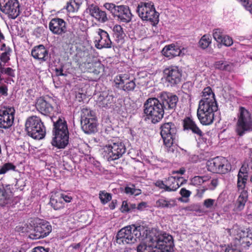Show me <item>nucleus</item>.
I'll use <instances>...</instances> for the list:
<instances>
[{
    "label": "nucleus",
    "instance_id": "nucleus-33",
    "mask_svg": "<svg viewBox=\"0 0 252 252\" xmlns=\"http://www.w3.org/2000/svg\"><path fill=\"white\" fill-rule=\"evenodd\" d=\"M113 32V36L117 42L122 41L126 36V34L124 31L123 28L119 25H116L114 26Z\"/></svg>",
    "mask_w": 252,
    "mask_h": 252
},
{
    "label": "nucleus",
    "instance_id": "nucleus-36",
    "mask_svg": "<svg viewBox=\"0 0 252 252\" xmlns=\"http://www.w3.org/2000/svg\"><path fill=\"white\" fill-rule=\"evenodd\" d=\"M214 66L215 69L220 70L230 71L231 65L225 61H219L215 62Z\"/></svg>",
    "mask_w": 252,
    "mask_h": 252
},
{
    "label": "nucleus",
    "instance_id": "nucleus-32",
    "mask_svg": "<svg viewBox=\"0 0 252 252\" xmlns=\"http://www.w3.org/2000/svg\"><path fill=\"white\" fill-rule=\"evenodd\" d=\"M176 204L175 200L173 199L167 200L164 198H159L156 202V206L160 208H171Z\"/></svg>",
    "mask_w": 252,
    "mask_h": 252
},
{
    "label": "nucleus",
    "instance_id": "nucleus-1",
    "mask_svg": "<svg viewBox=\"0 0 252 252\" xmlns=\"http://www.w3.org/2000/svg\"><path fill=\"white\" fill-rule=\"evenodd\" d=\"M202 98L199 101L197 116L203 125H211L214 120V113L218 109L215 94L210 87L205 88L202 91Z\"/></svg>",
    "mask_w": 252,
    "mask_h": 252
},
{
    "label": "nucleus",
    "instance_id": "nucleus-40",
    "mask_svg": "<svg viewBox=\"0 0 252 252\" xmlns=\"http://www.w3.org/2000/svg\"><path fill=\"white\" fill-rule=\"evenodd\" d=\"M16 168V167L12 163H5L0 167V175L4 174L10 170L15 171Z\"/></svg>",
    "mask_w": 252,
    "mask_h": 252
},
{
    "label": "nucleus",
    "instance_id": "nucleus-8",
    "mask_svg": "<svg viewBox=\"0 0 252 252\" xmlns=\"http://www.w3.org/2000/svg\"><path fill=\"white\" fill-rule=\"evenodd\" d=\"M136 11L143 21H149L154 26L158 24L159 13L156 11L153 2H140L138 4Z\"/></svg>",
    "mask_w": 252,
    "mask_h": 252
},
{
    "label": "nucleus",
    "instance_id": "nucleus-5",
    "mask_svg": "<svg viewBox=\"0 0 252 252\" xmlns=\"http://www.w3.org/2000/svg\"><path fill=\"white\" fill-rule=\"evenodd\" d=\"M144 113L153 124L159 122L165 112L158 99L156 97L148 98L144 103Z\"/></svg>",
    "mask_w": 252,
    "mask_h": 252
},
{
    "label": "nucleus",
    "instance_id": "nucleus-29",
    "mask_svg": "<svg viewBox=\"0 0 252 252\" xmlns=\"http://www.w3.org/2000/svg\"><path fill=\"white\" fill-rule=\"evenodd\" d=\"M239 195L236 201V208L238 211H241L245 208V205L248 200V190L237 191Z\"/></svg>",
    "mask_w": 252,
    "mask_h": 252
},
{
    "label": "nucleus",
    "instance_id": "nucleus-61",
    "mask_svg": "<svg viewBox=\"0 0 252 252\" xmlns=\"http://www.w3.org/2000/svg\"><path fill=\"white\" fill-rule=\"evenodd\" d=\"M225 252H241L239 250L228 247L226 248Z\"/></svg>",
    "mask_w": 252,
    "mask_h": 252
},
{
    "label": "nucleus",
    "instance_id": "nucleus-9",
    "mask_svg": "<svg viewBox=\"0 0 252 252\" xmlns=\"http://www.w3.org/2000/svg\"><path fill=\"white\" fill-rule=\"evenodd\" d=\"M238 134L242 136L245 131H252V116L245 107H240L237 122Z\"/></svg>",
    "mask_w": 252,
    "mask_h": 252
},
{
    "label": "nucleus",
    "instance_id": "nucleus-48",
    "mask_svg": "<svg viewBox=\"0 0 252 252\" xmlns=\"http://www.w3.org/2000/svg\"><path fill=\"white\" fill-rule=\"evenodd\" d=\"M191 183L192 185L196 186H200L203 183L201 176H196L191 179Z\"/></svg>",
    "mask_w": 252,
    "mask_h": 252
},
{
    "label": "nucleus",
    "instance_id": "nucleus-49",
    "mask_svg": "<svg viewBox=\"0 0 252 252\" xmlns=\"http://www.w3.org/2000/svg\"><path fill=\"white\" fill-rule=\"evenodd\" d=\"M215 202V199L211 198L206 199L203 202V206L206 208H211L213 207Z\"/></svg>",
    "mask_w": 252,
    "mask_h": 252
},
{
    "label": "nucleus",
    "instance_id": "nucleus-20",
    "mask_svg": "<svg viewBox=\"0 0 252 252\" xmlns=\"http://www.w3.org/2000/svg\"><path fill=\"white\" fill-rule=\"evenodd\" d=\"M96 33L98 36L96 37L94 41L95 47L97 49L111 48L112 42L108 32L101 29H98Z\"/></svg>",
    "mask_w": 252,
    "mask_h": 252
},
{
    "label": "nucleus",
    "instance_id": "nucleus-15",
    "mask_svg": "<svg viewBox=\"0 0 252 252\" xmlns=\"http://www.w3.org/2000/svg\"><path fill=\"white\" fill-rule=\"evenodd\" d=\"M114 82L115 86L126 92L134 91L136 87L134 79H131L127 74H120L115 76Z\"/></svg>",
    "mask_w": 252,
    "mask_h": 252
},
{
    "label": "nucleus",
    "instance_id": "nucleus-28",
    "mask_svg": "<svg viewBox=\"0 0 252 252\" xmlns=\"http://www.w3.org/2000/svg\"><path fill=\"white\" fill-rule=\"evenodd\" d=\"M114 102V96L112 95L102 93L97 100L98 105L102 108H107Z\"/></svg>",
    "mask_w": 252,
    "mask_h": 252
},
{
    "label": "nucleus",
    "instance_id": "nucleus-3",
    "mask_svg": "<svg viewBox=\"0 0 252 252\" xmlns=\"http://www.w3.org/2000/svg\"><path fill=\"white\" fill-rule=\"evenodd\" d=\"M53 146L59 149L64 148L68 143L69 131L64 117H59L56 121H53Z\"/></svg>",
    "mask_w": 252,
    "mask_h": 252
},
{
    "label": "nucleus",
    "instance_id": "nucleus-12",
    "mask_svg": "<svg viewBox=\"0 0 252 252\" xmlns=\"http://www.w3.org/2000/svg\"><path fill=\"white\" fill-rule=\"evenodd\" d=\"M33 230L31 232L29 237L32 239H39L47 236L52 231V226L47 221L36 219Z\"/></svg>",
    "mask_w": 252,
    "mask_h": 252
},
{
    "label": "nucleus",
    "instance_id": "nucleus-14",
    "mask_svg": "<svg viewBox=\"0 0 252 252\" xmlns=\"http://www.w3.org/2000/svg\"><path fill=\"white\" fill-rule=\"evenodd\" d=\"M158 98L164 111L167 113L175 109L179 100L178 97L176 94L167 92H161Z\"/></svg>",
    "mask_w": 252,
    "mask_h": 252
},
{
    "label": "nucleus",
    "instance_id": "nucleus-45",
    "mask_svg": "<svg viewBox=\"0 0 252 252\" xmlns=\"http://www.w3.org/2000/svg\"><path fill=\"white\" fill-rule=\"evenodd\" d=\"M133 188H131L129 187H126L125 189V192L126 194H129L130 195H138L140 193V190L135 189V186L134 185H132Z\"/></svg>",
    "mask_w": 252,
    "mask_h": 252
},
{
    "label": "nucleus",
    "instance_id": "nucleus-35",
    "mask_svg": "<svg viewBox=\"0 0 252 252\" xmlns=\"http://www.w3.org/2000/svg\"><path fill=\"white\" fill-rule=\"evenodd\" d=\"M248 179V175L238 174L237 181V191L248 190L246 189Z\"/></svg>",
    "mask_w": 252,
    "mask_h": 252
},
{
    "label": "nucleus",
    "instance_id": "nucleus-60",
    "mask_svg": "<svg viewBox=\"0 0 252 252\" xmlns=\"http://www.w3.org/2000/svg\"><path fill=\"white\" fill-rule=\"evenodd\" d=\"M117 200L116 199H114L112 201V202L109 204V208L111 210H114L117 205Z\"/></svg>",
    "mask_w": 252,
    "mask_h": 252
},
{
    "label": "nucleus",
    "instance_id": "nucleus-7",
    "mask_svg": "<svg viewBox=\"0 0 252 252\" xmlns=\"http://www.w3.org/2000/svg\"><path fill=\"white\" fill-rule=\"evenodd\" d=\"M103 149L104 156L109 161L118 159L126 152L124 143L117 138L109 140Z\"/></svg>",
    "mask_w": 252,
    "mask_h": 252
},
{
    "label": "nucleus",
    "instance_id": "nucleus-37",
    "mask_svg": "<svg viewBox=\"0 0 252 252\" xmlns=\"http://www.w3.org/2000/svg\"><path fill=\"white\" fill-rule=\"evenodd\" d=\"M212 42V37L209 34H204L199 41V46L203 49H206Z\"/></svg>",
    "mask_w": 252,
    "mask_h": 252
},
{
    "label": "nucleus",
    "instance_id": "nucleus-30",
    "mask_svg": "<svg viewBox=\"0 0 252 252\" xmlns=\"http://www.w3.org/2000/svg\"><path fill=\"white\" fill-rule=\"evenodd\" d=\"M50 204L54 210H60L64 207V203L63 202L60 193H55L50 198Z\"/></svg>",
    "mask_w": 252,
    "mask_h": 252
},
{
    "label": "nucleus",
    "instance_id": "nucleus-13",
    "mask_svg": "<svg viewBox=\"0 0 252 252\" xmlns=\"http://www.w3.org/2000/svg\"><path fill=\"white\" fill-rule=\"evenodd\" d=\"M163 76L167 86L174 87L181 82L182 71L177 66H170L164 69Z\"/></svg>",
    "mask_w": 252,
    "mask_h": 252
},
{
    "label": "nucleus",
    "instance_id": "nucleus-54",
    "mask_svg": "<svg viewBox=\"0 0 252 252\" xmlns=\"http://www.w3.org/2000/svg\"><path fill=\"white\" fill-rule=\"evenodd\" d=\"M207 190V189L205 188L204 187H202L201 188L197 189L196 196H197L198 197L202 198L204 192Z\"/></svg>",
    "mask_w": 252,
    "mask_h": 252
},
{
    "label": "nucleus",
    "instance_id": "nucleus-26",
    "mask_svg": "<svg viewBox=\"0 0 252 252\" xmlns=\"http://www.w3.org/2000/svg\"><path fill=\"white\" fill-rule=\"evenodd\" d=\"M82 128L86 133L90 134L94 133L97 130V119L91 118L81 121Z\"/></svg>",
    "mask_w": 252,
    "mask_h": 252
},
{
    "label": "nucleus",
    "instance_id": "nucleus-38",
    "mask_svg": "<svg viewBox=\"0 0 252 252\" xmlns=\"http://www.w3.org/2000/svg\"><path fill=\"white\" fill-rule=\"evenodd\" d=\"M86 118L87 120H90L91 118L96 119V117L95 116L94 112L93 111L87 108H83L82 110L81 122L84 121Z\"/></svg>",
    "mask_w": 252,
    "mask_h": 252
},
{
    "label": "nucleus",
    "instance_id": "nucleus-2",
    "mask_svg": "<svg viewBox=\"0 0 252 252\" xmlns=\"http://www.w3.org/2000/svg\"><path fill=\"white\" fill-rule=\"evenodd\" d=\"M147 228L143 225H129L118 231L115 242L120 246L133 244L137 240H144L147 237Z\"/></svg>",
    "mask_w": 252,
    "mask_h": 252
},
{
    "label": "nucleus",
    "instance_id": "nucleus-21",
    "mask_svg": "<svg viewBox=\"0 0 252 252\" xmlns=\"http://www.w3.org/2000/svg\"><path fill=\"white\" fill-rule=\"evenodd\" d=\"M49 28L54 34L61 35L66 31V22L63 19L54 18L49 22Z\"/></svg>",
    "mask_w": 252,
    "mask_h": 252
},
{
    "label": "nucleus",
    "instance_id": "nucleus-42",
    "mask_svg": "<svg viewBox=\"0 0 252 252\" xmlns=\"http://www.w3.org/2000/svg\"><path fill=\"white\" fill-rule=\"evenodd\" d=\"M11 52V49L9 47H7L5 51L2 53L0 56V61L5 63H8L10 59V56Z\"/></svg>",
    "mask_w": 252,
    "mask_h": 252
},
{
    "label": "nucleus",
    "instance_id": "nucleus-17",
    "mask_svg": "<svg viewBox=\"0 0 252 252\" xmlns=\"http://www.w3.org/2000/svg\"><path fill=\"white\" fill-rule=\"evenodd\" d=\"M15 110L13 107L0 106V128L7 129L13 125Z\"/></svg>",
    "mask_w": 252,
    "mask_h": 252
},
{
    "label": "nucleus",
    "instance_id": "nucleus-16",
    "mask_svg": "<svg viewBox=\"0 0 252 252\" xmlns=\"http://www.w3.org/2000/svg\"><path fill=\"white\" fill-rule=\"evenodd\" d=\"M0 8L9 18L13 19L16 18L20 13L18 0H0Z\"/></svg>",
    "mask_w": 252,
    "mask_h": 252
},
{
    "label": "nucleus",
    "instance_id": "nucleus-44",
    "mask_svg": "<svg viewBox=\"0 0 252 252\" xmlns=\"http://www.w3.org/2000/svg\"><path fill=\"white\" fill-rule=\"evenodd\" d=\"M104 7L109 10L114 17L115 16L116 13H117L118 5L116 6L112 3H105L104 4Z\"/></svg>",
    "mask_w": 252,
    "mask_h": 252
},
{
    "label": "nucleus",
    "instance_id": "nucleus-39",
    "mask_svg": "<svg viewBox=\"0 0 252 252\" xmlns=\"http://www.w3.org/2000/svg\"><path fill=\"white\" fill-rule=\"evenodd\" d=\"M99 198L102 204H106L112 199V194L106 192L105 190H101L99 192Z\"/></svg>",
    "mask_w": 252,
    "mask_h": 252
},
{
    "label": "nucleus",
    "instance_id": "nucleus-58",
    "mask_svg": "<svg viewBox=\"0 0 252 252\" xmlns=\"http://www.w3.org/2000/svg\"><path fill=\"white\" fill-rule=\"evenodd\" d=\"M63 67H61L60 68H56L55 69V71L56 72V74L57 76H66V74H64L63 73Z\"/></svg>",
    "mask_w": 252,
    "mask_h": 252
},
{
    "label": "nucleus",
    "instance_id": "nucleus-10",
    "mask_svg": "<svg viewBox=\"0 0 252 252\" xmlns=\"http://www.w3.org/2000/svg\"><path fill=\"white\" fill-rule=\"evenodd\" d=\"M206 167L209 171L217 174H226L231 168L230 162L222 157H217L208 160Z\"/></svg>",
    "mask_w": 252,
    "mask_h": 252
},
{
    "label": "nucleus",
    "instance_id": "nucleus-11",
    "mask_svg": "<svg viewBox=\"0 0 252 252\" xmlns=\"http://www.w3.org/2000/svg\"><path fill=\"white\" fill-rule=\"evenodd\" d=\"M186 180L181 177L169 176L164 181L158 180L155 183V185L165 191H176L182 186Z\"/></svg>",
    "mask_w": 252,
    "mask_h": 252
},
{
    "label": "nucleus",
    "instance_id": "nucleus-25",
    "mask_svg": "<svg viewBox=\"0 0 252 252\" xmlns=\"http://www.w3.org/2000/svg\"><path fill=\"white\" fill-rule=\"evenodd\" d=\"M183 126L184 130L191 131L193 133L202 137L204 134L194 120L189 117H186L183 121Z\"/></svg>",
    "mask_w": 252,
    "mask_h": 252
},
{
    "label": "nucleus",
    "instance_id": "nucleus-27",
    "mask_svg": "<svg viewBox=\"0 0 252 252\" xmlns=\"http://www.w3.org/2000/svg\"><path fill=\"white\" fill-rule=\"evenodd\" d=\"M181 53L180 48L174 44L166 45L162 50V54L169 59L179 56Z\"/></svg>",
    "mask_w": 252,
    "mask_h": 252
},
{
    "label": "nucleus",
    "instance_id": "nucleus-62",
    "mask_svg": "<svg viewBox=\"0 0 252 252\" xmlns=\"http://www.w3.org/2000/svg\"><path fill=\"white\" fill-rule=\"evenodd\" d=\"M146 205H147V204H146V202H141L140 203H139L138 204V205L137 206V209L138 210H141L143 208H145L146 207Z\"/></svg>",
    "mask_w": 252,
    "mask_h": 252
},
{
    "label": "nucleus",
    "instance_id": "nucleus-63",
    "mask_svg": "<svg viewBox=\"0 0 252 252\" xmlns=\"http://www.w3.org/2000/svg\"><path fill=\"white\" fill-rule=\"evenodd\" d=\"M129 212L131 211L132 210H135L136 208H137V206L134 203H129Z\"/></svg>",
    "mask_w": 252,
    "mask_h": 252
},
{
    "label": "nucleus",
    "instance_id": "nucleus-57",
    "mask_svg": "<svg viewBox=\"0 0 252 252\" xmlns=\"http://www.w3.org/2000/svg\"><path fill=\"white\" fill-rule=\"evenodd\" d=\"M32 252H49V251L43 247H36L32 250Z\"/></svg>",
    "mask_w": 252,
    "mask_h": 252
},
{
    "label": "nucleus",
    "instance_id": "nucleus-56",
    "mask_svg": "<svg viewBox=\"0 0 252 252\" xmlns=\"http://www.w3.org/2000/svg\"><path fill=\"white\" fill-rule=\"evenodd\" d=\"M8 88L6 85H3L0 87V94L4 96L8 95Z\"/></svg>",
    "mask_w": 252,
    "mask_h": 252
},
{
    "label": "nucleus",
    "instance_id": "nucleus-46",
    "mask_svg": "<svg viewBox=\"0 0 252 252\" xmlns=\"http://www.w3.org/2000/svg\"><path fill=\"white\" fill-rule=\"evenodd\" d=\"M0 72L1 73L5 74L10 77H14V70L11 67L4 68L3 67H0Z\"/></svg>",
    "mask_w": 252,
    "mask_h": 252
},
{
    "label": "nucleus",
    "instance_id": "nucleus-51",
    "mask_svg": "<svg viewBox=\"0 0 252 252\" xmlns=\"http://www.w3.org/2000/svg\"><path fill=\"white\" fill-rule=\"evenodd\" d=\"M218 179L217 178L213 179L210 185H208L209 189L210 190H214L218 185Z\"/></svg>",
    "mask_w": 252,
    "mask_h": 252
},
{
    "label": "nucleus",
    "instance_id": "nucleus-47",
    "mask_svg": "<svg viewBox=\"0 0 252 252\" xmlns=\"http://www.w3.org/2000/svg\"><path fill=\"white\" fill-rule=\"evenodd\" d=\"M151 246H147L145 244H141L137 247V252H150Z\"/></svg>",
    "mask_w": 252,
    "mask_h": 252
},
{
    "label": "nucleus",
    "instance_id": "nucleus-31",
    "mask_svg": "<svg viewBox=\"0 0 252 252\" xmlns=\"http://www.w3.org/2000/svg\"><path fill=\"white\" fill-rule=\"evenodd\" d=\"M11 201V194L6 192L3 185H0V206H5Z\"/></svg>",
    "mask_w": 252,
    "mask_h": 252
},
{
    "label": "nucleus",
    "instance_id": "nucleus-43",
    "mask_svg": "<svg viewBox=\"0 0 252 252\" xmlns=\"http://www.w3.org/2000/svg\"><path fill=\"white\" fill-rule=\"evenodd\" d=\"M221 39V42H218V43L225 46L230 47L233 43L232 38L228 35L225 34Z\"/></svg>",
    "mask_w": 252,
    "mask_h": 252
},
{
    "label": "nucleus",
    "instance_id": "nucleus-55",
    "mask_svg": "<svg viewBox=\"0 0 252 252\" xmlns=\"http://www.w3.org/2000/svg\"><path fill=\"white\" fill-rule=\"evenodd\" d=\"M60 195L61 196L62 200L63 202H66V203H69L71 201L72 199V198L71 196H69L68 195H66L64 193H61Z\"/></svg>",
    "mask_w": 252,
    "mask_h": 252
},
{
    "label": "nucleus",
    "instance_id": "nucleus-52",
    "mask_svg": "<svg viewBox=\"0 0 252 252\" xmlns=\"http://www.w3.org/2000/svg\"><path fill=\"white\" fill-rule=\"evenodd\" d=\"M121 211L123 213L129 212V203L126 201H123L121 207Z\"/></svg>",
    "mask_w": 252,
    "mask_h": 252
},
{
    "label": "nucleus",
    "instance_id": "nucleus-4",
    "mask_svg": "<svg viewBox=\"0 0 252 252\" xmlns=\"http://www.w3.org/2000/svg\"><path fill=\"white\" fill-rule=\"evenodd\" d=\"M159 129L165 151L171 155L177 150L176 145L174 143L177 133L176 126L172 122H167L161 125Z\"/></svg>",
    "mask_w": 252,
    "mask_h": 252
},
{
    "label": "nucleus",
    "instance_id": "nucleus-23",
    "mask_svg": "<svg viewBox=\"0 0 252 252\" xmlns=\"http://www.w3.org/2000/svg\"><path fill=\"white\" fill-rule=\"evenodd\" d=\"M114 17L121 22L128 23L131 20L132 14L128 6L126 5H118L117 13Z\"/></svg>",
    "mask_w": 252,
    "mask_h": 252
},
{
    "label": "nucleus",
    "instance_id": "nucleus-19",
    "mask_svg": "<svg viewBox=\"0 0 252 252\" xmlns=\"http://www.w3.org/2000/svg\"><path fill=\"white\" fill-rule=\"evenodd\" d=\"M53 103L54 100L50 98L40 97L36 99L35 107L41 114L49 115L54 111Z\"/></svg>",
    "mask_w": 252,
    "mask_h": 252
},
{
    "label": "nucleus",
    "instance_id": "nucleus-22",
    "mask_svg": "<svg viewBox=\"0 0 252 252\" xmlns=\"http://www.w3.org/2000/svg\"><path fill=\"white\" fill-rule=\"evenodd\" d=\"M87 10L89 14L99 23H104L108 20L106 12L102 10L96 5H90L87 8Z\"/></svg>",
    "mask_w": 252,
    "mask_h": 252
},
{
    "label": "nucleus",
    "instance_id": "nucleus-53",
    "mask_svg": "<svg viewBox=\"0 0 252 252\" xmlns=\"http://www.w3.org/2000/svg\"><path fill=\"white\" fill-rule=\"evenodd\" d=\"M180 193L183 197L188 198L190 195L191 192L185 188H182L180 191Z\"/></svg>",
    "mask_w": 252,
    "mask_h": 252
},
{
    "label": "nucleus",
    "instance_id": "nucleus-6",
    "mask_svg": "<svg viewBox=\"0 0 252 252\" xmlns=\"http://www.w3.org/2000/svg\"><path fill=\"white\" fill-rule=\"evenodd\" d=\"M25 131L34 139H42L46 135V127L41 119L32 115L27 118L25 124Z\"/></svg>",
    "mask_w": 252,
    "mask_h": 252
},
{
    "label": "nucleus",
    "instance_id": "nucleus-64",
    "mask_svg": "<svg viewBox=\"0 0 252 252\" xmlns=\"http://www.w3.org/2000/svg\"><path fill=\"white\" fill-rule=\"evenodd\" d=\"M185 172V169L184 168H180L179 170L174 171L173 173H177V174H180L181 175H183Z\"/></svg>",
    "mask_w": 252,
    "mask_h": 252
},
{
    "label": "nucleus",
    "instance_id": "nucleus-59",
    "mask_svg": "<svg viewBox=\"0 0 252 252\" xmlns=\"http://www.w3.org/2000/svg\"><path fill=\"white\" fill-rule=\"evenodd\" d=\"M248 237L245 238V237H243L242 238H240V243H241V244L242 245H243V244H244L245 243H246V245L247 246H249L251 244H250V242L249 241H247V240H248Z\"/></svg>",
    "mask_w": 252,
    "mask_h": 252
},
{
    "label": "nucleus",
    "instance_id": "nucleus-41",
    "mask_svg": "<svg viewBox=\"0 0 252 252\" xmlns=\"http://www.w3.org/2000/svg\"><path fill=\"white\" fill-rule=\"evenodd\" d=\"M224 35L223 29L218 28L214 29L213 31V37L217 42H221V39Z\"/></svg>",
    "mask_w": 252,
    "mask_h": 252
},
{
    "label": "nucleus",
    "instance_id": "nucleus-24",
    "mask_svg": "<svg viewBox=\"0 0 252 252\" xmlns=\"http://www.w3.org/2000/svg\"><path fill=\"white\" fill-rule=\"evenodd\" d=\"M48 54V50L42 44L34 47L31 52L32 57L42 63L47 60Z\"/></svg>",
    "mask_w": 252,
    "mask_h": 252
},
{
    "label": "nucleus",
    "instance_id": "nucleus-34",
    "mask_svg": "<svg viewBox=\"0 0 252 252\" xmlns=\"http://www.w3.org/2000/svg\"><path fill=\"white\" fill-rule=\"evenodd\" d=\"M82 2L81 0H69L65 6V9L69 13H75L78 11Z\"/></svg>",
    "mask_w": 252,
    "mask_h": 252
},
{
    "label": "nucleus",
    "instance_id": "nucleus-18",
    "mask_svg": "<svg viewBox=\"0 0 252 252\" xmlns=\"http://www.w3.org/2000/svg\"><path fill=\"white\" fill-rule=\"evenodd\" d=\"M80 67L84 72L92 73L96 75L102 73L104 70V66L101 62L91 58L81 63Z\"/></svg>",
    "mask_w": 252,
    "mask_h": 252
},
{
    "label": "nucleus",
    "instance_id": "nucleus-50",
    "mask_svg": "<svg viewBox=\"0 0 252 252\" xmlns=\"http://www.w3.org/2000/svg\"><path fill=\"white\" fill-rule=\"evenodd\" d=\"M248 165L246 164H243L241 166L240 169L239 170L238 173L239 174L241 175H248Z\"/></svg>",
    "mask_w": 252,
    "mask_h": 252
}]
</instances>
